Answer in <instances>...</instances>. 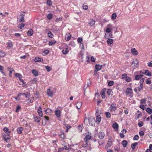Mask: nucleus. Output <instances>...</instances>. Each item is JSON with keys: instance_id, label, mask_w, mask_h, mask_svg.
<instances>
[{"instance_id": "20e7f679", "label": "nucleus", "mask_w": 152, "mask_h": 152, "mask_svg": "<svg viewBox=\"0 0 152 152\" xmlns=\"http://www.w3.org/2000/svg\"><path fill=\"white\" fill-rule=\"evenodd\" d=\"M47 93L48 96L50 97H53V91L50 89H48L47 90Z\"/></svg>"}, {"instance_id": "09e8293b", "label": "nucleus", "mask_w": 152, "mask_h": 152, "mask_svg": "<svg viewBox=\"0 0 152 152\" xmlns=\"http://www.w3.org/2000/svg\"><path fill=\"white\" fill-rule=\"evenodd\" d=\"M143 123L142 121H140L138 124V125L140 127H141L143 125Z\"/></svg>"}, {"instance_id": "1a4fd4ad", "label": "nucleus", "mask_w": 152, "mask_h": 152, "mask_svg": "<svg viewBox=\"0 0 152 152\" xmlns=\"http://www.w3.org/2000/svg\"><path fill=\"white\" fill-rule=\"evenodd\" d=\"M112 126L115 131H118V125L117 123L115 122L113 124Z\"/></svg>"}, {"instance_id": "f257e3e1", "label": "nucleus", "mask_w": 152, "mask_h": 152, "mask_svg": "<svg viewBox=\"0 0 152 152\" xmlns=\"http://www.w3.org/2000/svg\"><path fill=\"white\" fill-rule=\"evenodd\" d=\"M126 95L129 96L130 97H132L133 96V92L132 89L131 88H127L125 92Z\"/></svg>"}, {"instance_id": "0eeeda50", "label": "nucleus", "mask_w": 152, "mask_h": 152, "mask_svg": "<svg viewBox=\"0 0 152 152\" xmlns=\"http://www.w3.org/2000/svg\"><path fill=\"white\" fill-rule=\"evenodd\" d=\"M102 67V65L99 64H96L95 65V72H97V71H99Z\"/></svg>"}, {"instance_id": "c85d7f7f", "label": "nucleus", "mask_w": 152, "mask_h": 152, "mask_svg": "<svg viewBox=\"0 0 152 152\" xmlns=\"http://www.w3.org/2000/svg\"><path fill=\"white\" fill-rule=\"evenodd\" d=\"M138 89V91L139 92H140L142 90L143 88V85H141L140 84L138 87H137Z\"/></svg>"}, {"instance_id": "774afa93", "label": "nucleus", "mask_w": 152, "mask_h": 152, "mask_svg": "<svg viewBox=\"0 0 152 152\" xmlns=\"http://www.w3.org/2000/svg\"><path fill=\"white\" fill-rule=\"evenodd\" d=\"M148 66L150 67H152V61L148 63Z\"/></svg>"}, {"instance_id": "a878e982", "label": "nucleus", "mask_w": 152, "mask_h": 152, "mask_svg": "<svg viewBox=\"0 0 152 152\" xmlns=\"http://www.w3.org/2000/svg\"><path fill=\"white\" fill-rule=\"evenodd\" d=\"M71 38V35L68 33V34L65 36V39L66 41H68Z\"/></svg>"}, {"instance_id": "c756f323", "label": "nucleus", "mask_w": 152, "mask_h": 152, "mask_svg": "<svg viewBox=\"0 0 152 152\" xmlns=\"http://www.w3.org/2000/svg\"><path fill=\"white\" fill-rule=\"evenodd\" d=\"M43 60L42 59H41L39 57H36L34 59V61L36 62H40L41 61V60Z\"/></svg>"}, {"instance_id": "5fc2aeb1", "label": "nucleus", "mask_w": 152, "mask_h": 152, "mask_svg": "<svg viewBox=\"0 0 152 152\" xmlns=\"http://www.w3.org/2000/svg\"><path fill=\"white\" fill-rule=\"evenodd\" d=\"M145 79V78H142L140 81V84L141 85H143V83L144 81V80Z\"/></svg>"}, {"instance_id": "9b49d317", "label": "nucleus", "mask_w": 152, "mask_h": 152, "mask_svg": "<svg viewBox=\"0 0 152 152\" xmlns=\"http://www.w3.org/2000/svg\"><path fill=\"white\" fill-rule=\"evenodd\" d=\"M55 114L57 117L58 118L60 117L61 112L59 110H56L55 111Z\"/></svg>"}, {"instance_id": "f3484780", "label": "nucleus", "mask_w": 152, "mask_h": 152, "mask_svg": "<svg viewBox=\"0 0 152 152\" xmlns=\"http://www.w3.org/2000/svg\"><path fill=\"white\" fill-rule=\"evenodd\" d=\"M31 72L35 76H37L38 75V72L36 70H31Z\"/></svg>"}, {"instance_id": "72a5a7b5", "label": "nucleus", "mask_w": 152, "mask_h": 152, "mask_svg": "<svg viewBox=\"0 0 152 152\" xmlns=\"http://www.w3.org/2000/svg\"><path fill=\"white\" fill-rule=\"evenodd\" d=\"M56 42L55 41H50L49 43V45L50 46H52L55 45V43Z\"/></svg>"}, {"instance_id": "393cba45", "label": "nucleus", "mask_w": 152, "mask_h": 152, "mask_svg": "<svg viewBox=\"0 0 152 152\" xmlns=\"http://www.w3.org/2000/svg\"><path fill=\"white\" fill-rule=\"evenodd\" d=\"M146 111L149 114H151L152 113V109L150 107L147 108Z\"/></svg>"}, {"instance_id": "f03ea898", "label": "nucleus", "mask_w": 152, "mask_h": 152, "mask_svg": "<svg viewBox=\"0 0 152 152\" xmlns=\"http://www.w3.org/2000/svg\"><path fill=\"white\" fill-rule=\"evenodd\" d=\"M139 65V61L137 60H136L132 62V66L134 68H137Z\"/></svg>"}, {"instance_id": "603ef678", "label": "nucleus", "mask_w": 152, "mask_h": 152, "mask_svg": "<svg viewBox=\"0 0 152 152\" xmlns=\"http://www.w3.org/2000/svg\"><path fill=\"white\" fill-rule=\"evenodd\" d=\"M21 108L20 106L19 105H17L16 107V112H18L19 111V110H20Z\"/></svg>"}, {"instance_id": "7ed1b4c3", "label": "nucleus", "mask_w": 152, "mask_h": 152, "mask_svg": "<svg viewBox=\"0 0 152 152\" xmlns=\"http://www.w3.org/2000/svg\"><path fill=\"white\" fill-rule=\"evenodd\" d=\"M116 104L115 103H112L110 107L111 111H115L117 109Z\"/></svg>"}, {"instance_id": "ea45409f", "label": "nucleus", "mask_w": 152, "mask_h": 152, "mask_svg": "<svg viewBox=\"0 0 152 152\" xmlns=\"http://www.w3.org/2000/svg\"><path fill=\"white\" fill-rule=\"evenodd\" d=\"M47 4L49 6H51L52 4V2L50 0H47Z\"/></svg>"}, {"instance_id": "052dcab7", "label": "nucleus", "mask_w": 152, "mask_h": 152, "mask_svg": "<svg viewBox=\"0 0 152 152\" xmlns=\"http://www.w3.org/2000/svg\"><path fill=\"white\" fill-rule=\"evenodd\" d=\"M141 104H144L145 103V99H142L140 101Z\"/></svg>"}, {"instance_id": "a19ab883", "label": "nucleus", "mask_w": 152, "mask_h": 152, "mask_svg": "<svg viewBox=\"0 0 152 152\" xmlns=\"http://www.w3.org/2000/svg\"><path fill=\"white\" fill-rule=\"evenodd\" d=\"M48 37L50 38H52L53 37V35L50 31H49L48 33Z\"/></svg>"}, {"instance_id": "dca6fc26", "label": "nucleus", "mask_w": 152, "mask_h": 152, "mask_svg": "<svg viewBox=\"0 0 152 152\" xmlns=\"http://www.w3.org/2000/svg\"><path fill=\"white\" fill-rule=\"evenodd\" d=\"M95 22L94 20L91 19L88 23V24L90 26H92L95 24Z\"/></svg>"}, {"instance_id": "39448f33", "label": "nucleus", "mask_w": 152, "mask_h": 152, "mask_svg": "<svg viewBox=\"0 0 152 152\" xmlns=\"http://www.w3.org/2000/svg\"><path fill=\"white\" fill-rule=\"evenodd\" d=\"M112 27V25L111 24H109L107 26V28L105 31L107 33H110L111 31V28Z\"/></svg>"}, {"instance_id": "4468645a", "label": "nucleus", "mask_w": 152, "mask_h": 152, "mask_svg": "<svg viewBox=\"0 0 152 152\" xmlns=\"http://www.w3.org/2000/svg\"><path fill=\"white\" fill-rule=\"evenodd\" d=\"M33 34V31L32 29H30L27 32V35L28 36H31Z\"/></svg>"}, {"instance_id": "4d7b16f0", "label": "nucleus", "mask_w": 152, "mask_h": 152, "mask_svg": "<svg viewBox=\"0 0 152 152\" xmlns=\"http://www.w3.org/2000/svg\"><path fill=\"white\" fill-rule=\"evenodd\" d=\"M5 54L4 53L0 51V57H3L5 56Z\"/></svg>"}, {"instance_id": "f8f14e48", "label": "nucleus", "mask_w": 152, "mask_h": 152, "mask_svg": "<svg viewBox=\"0 0 152 152\" xmlns=\"http://www.w3.org/2000/svg\"><path fill=\"white\" fill-rule=\"evenodd\" d=\"M131 53L132 54L134 55H137L138 54V52L137 50H136L135 48H132L131 49Z\"/></svg>"}, {"instance_id": "bb28decb", "label": "nucleus", "mask_w": 152, "mask_h": 152, "mask_svg": "<svg viewBox=\"0 0 152 152\" xmlns=\"http://www.w3.org/2000/svg\"><path fill=\"white\" fill-rule=\"evenodd\" d=\"M34 121L37 122H39L40 121V118L39 117L37 116L35 117L34 118Z\"/></svg>"}, {"instance_id": "de8ad7c7", "label": "nucleus", "mask_w": 152, "mask_h": 152, "mask_svg": "<svg viewBox=\"0 0 152 152\" xmlns=\"http://www.w3.org/2000/svg\"><path fill=\"white\" fill-rule=\"evenodd\" d=\"M139 138V137L138 135L136 134L134 136V137H133V140H137Z\"/></svg>"}, {"instance_id": "9d476101", "label": "nucleus", "mask_w": 152, "mask_h": 152, "mask_svg": "<svg viewBox=\"0 0 152 152\" xmlns=\"http://www.w3.org/2000/svg\"><path fill=\"white\" fill-rule=\"evenodd\" d=\"M37 112L39 114V115L40 117L42 116V108L41 106L39 107V108Z\"/></svg>"}, {"instance_id": "ddd939ff", "label": "nucleus", "mask_w": 152, "mask_h": 152, "mask_svg": "<svg viewBox=\"0 0 152 152\" xmlns=\"http://www.w3.org/2000/svg\"><path fill=\"white\" fill-rule=\"evenodd\" d=\"M91 135H90V134L87 135L85 137L84 139V140L85 142H86L88 140L91 139ZM86 143H87V142H86Z\"/></svg>"}, {"instance_id": "8fccbe9b", "label": "nucleus", "mask_w": 152, "mask_h": 152, "mask_svg": "<svg viewBox=\"0 0 152 152\" xmlns=\"http://www.w3.org/2000/svg\"><path fill=\"white\" fill-rule=\"evenodd\" d=\"M21 94V93H20L17 96V97H15V99L17 101H19L20 100V98L19 97V96Z\"/></svg>"}, {"instance_id": "58836bf2", "label": "nucleus", "mask_w": 152, "mask_h": 152, "mask_svg": "<svg viewBox=\"0 0 152 152\" xmlns=\"http://www.w3.org/2000/svg\"><path fill=\"white\" fill-rule=\"evenodd\" d=\"M146 83L147 84H150L151 83V80L150 78H148L146 80Z\"/></svg>"}, {"instance_id": "6e6d98bb", "label": "nucleus", "mask_w": 152, "mask_h": 152, "mask_svg": "<svg viewBox=\"0 0 152 152\" xmlns=\"http://www.w3.org/2000/svg\"><path fill=\"white\" fill-rule=\"evenodd\" d=\"M15 76L16 77H18L19 78L20 77H22L21 75L19 73H16L15 74Z\"/></svg>"}, {"instance_id": "49530a36", "label": "nucleus", "mask_w": 152, "mask_h": 152, "mask_svg": "<svg viewBox=\"0 0 152 152\" xmlns=\"http://www.w3.org/2000/svg\"><path fill=\"white\" fill-rule=\"evenodd\" d=\"M82 127V125H79L77 127V129L80 131L82 132L83 129Z\"/></svg>"}, {"instance_id": "c9c22d12", "label": "nucleus", "mask_w": 152, "mask_h": 152, "mask_svg": "<svg viewBox=\"0 0 152 152\" xmlns=\"http://www.w3.org/2000/svg\"><path fill=\"white\" fill-rule=\"evenodd\" d=\"M114 84V81H110L108 82V85L109 86H111L113 85Z\"/></svg>"}, {"instance_id": "e433bc0d", "label": "nucleus", "mask_w": 152, "mask_h": 152, "mask_svg": "<svg viewBox=\"0 0 152 152\" xmlns=\"http://www.w3.org/2000/svg\"><path fill=\"white\" fill-rule=\"evenodd\" d=\"M62 52L64 54H66L68 52L67 48H66L65 49H64L62 50Z\"/></svg>"}, {"instance_id": "69168bd1", "label": "nucleus", "mask_w": 152, "mask_h": 152, "mask_svg": "<svg viewBox=\"0 0 152 152\" xmlns=\"http://www.w3.org/2000/svg\"><path fill=\"white\" fill-rule=\"evenodd\" d=\"M62 18L60 17L59 18H57L56 20V22H58L59 21H61L62 20Z\"/></svg>"}, {"instance_id": "338daca9", "label": "nucleus", "mask_w": 152, "mask_h": 152, "mask_svg": "<svg viewBox=\"0 0 152 152\" xmlns=\"http://www.w3.org/2000/svg\"><path fill=\"white\" fill-rule=\"evenodd\" d=\"M28 103L29 104L30 103H32L33 102V100L32 99L29 98L28 99Z\"/></svg>"}, {"instance_id": "2f4dec72", "label": "nucleus", "mask_w": 152, "mask_h": 152, "mask_svg": "<svg viewBox=\"0 0 152 152\" xmlns=\"http://www.w3.org/2000/svg\"><path fill=\"white\" fill-rule=\"evenodd\" d=\"M117 17V15L115 13H113L111 16V18L113 20L115 19Z\"/></svg>"}, {"instance_id": "473e14b6", "label": "nucleus", "mask_w": 152, "mask_h": 152, "mask_svg": "<svg viewBox=\"0 0 152 152\" xmlns=\"http://www.w3.org/2000/svg\"><path fill=\"white\" fill-rule=\"evenodd\" d=\"M4 140L7 142H9L10 140V138L8 137H6V136H4L3 137Z\"/></svg>"}, {"instance_id": "13d9d810", "label": "nucleus", "mask_w": 152, "mask_h": 152, "mask_svg": "<svg viewBox=\"0 0 152 152\" xmlns=\"http://www.w3.org/2000/svg\"><path fill=\"white\" fill-rule=\"evenodd\" d=\"M24 25L25 24H24L21 23V24L20 25V26H18V28L20 29H21L23 27H24Z\"/></svg>"}, {"instance_id": "37998d69", "label": "nucleus", "mask_w": 152, "mask_h": 152, "mask_svg": "<svg viewBox=\"0 0 152 152\" xmlns=\"http://www.w3.org/2000/svg\"><path fill=\"white\" fill-rule=\"evenodd\" d=\"M7 46L9 48H12L13 46V45L12 42H9L7 43Z\"/></svg>"}, {"instance_id": "cd10ccee", "label": "nucleus", "mask_w": 152, "mask_h": 152, "mask_svg": "<svg viewBox=\"0 0 152 152\" xmlns=\"http://www.w3.org/2000/svg\"><path fill=\"white\" fill-rule=\"evenodd\" d=\"M122 143L124 147H126L127 144L128 142L126 140H124L122 141Z\"/></svg>"}, {"instance_id": "b1692460", "label": "nucleus", "mask_w": 152, "mask_h": 152, "mask_svg": "<svg viewBox=\"0 0 152 152\" xmlns=\"http://www.w3.org/2000/svg\"><path fill=\"white\" fill-rule=\"evenodd\" d=\"M144 74L147 76H151V72L149 71L148 70H145L144 72Z\"/></svg>"}, {"instance_id": "bf43d9fd", "label": "nucleus", "mask_w": 152, "mask_h": 152, "mask_svg": "<svg viewBox=\"0 0 152 152\" xmlns=\"http://www.w3.org/2000/svg\"><path fill=\"white\" fill-rule=\"evenodd\" d=\"M83 7L84 10H86L88 9V6L86 5H84V4L83 5Z\"/></svg>"}, {"instance_id": "0e129e2a", "label": "nucleus", "mask_w": 152, "mask_h": 152, "mask_svg": "<svg viewBox=\"0 0 152 152\" xmlns=\"http://www.w3.org/2000/svg\"><path fill=\"white\" fill-rule=\"evenodd\" d=\"M140 107L143 110H145V107L143 104L140 105Z\"/></svg>"}, {"instance_id": "412c9836", "label": "nucleus", "mask_w": 152, "mask_h": 152, "mask_svg": "<svg viewBox=\"0 0 152 152\" xmlns=\"http://www.w3.org/2000/svg\"><path fill=\"white\" fill-rule=\"evenodd\" d=\"M104 88H103L101 91L100 94L101 95L102 98H104Z\"/></svg>"}, {"instance_id": "2eb2a0df", "label": "nucleus", "mask_w": 152, "mask_h": 152, "mask_svg": "<svg viewBox=\"0 0 152 152\" xmlns=\"http://www.w3.org/2000/svg\"><path fill=\"white\" fill-rule=\"evenodd\" d=\"M101 121V117L100 115H97L96 117V122L98 124H99Z\"/></svg>"}, {"instance_id": "a18cd8bd", "label": "nucleus", "mask_w": 152, "mask_h": 152, "mask_svg": "<svg viewBox=\"0 0 152 152\" xmlns=\"http://www.w3.org/2000/svg\"><path fill=\"white\" fill-rule=\"evenodd\" d=\"M3 130L5 132H8L9 133L10 132V131H9V129L7 127H4L3 129Z\"/></svg>"}, {"instance_id": "c03bdc74", "label": "nucleus", "mask_w": 152, "mask_h": 152, "mask_svg": "<svg viewBox=\"0 0 152 152\" xmlns=\"http://www.w3.org/2000/svg\"><path fill=\"white\" fill-rule=\"evenodd\" d=\"M127 75L126 74L124 73L122 75V78L123 79H126L127 77Z\"/></svg>"}, {"instance_id": "4c0bfd02", "label": "nucleus", "mask_w": 152, "mask_h": 152, "mask_svg": "<svg viewBox=\"0 0 152 152\" xmlns=\"http://www.w3.org/2000/svg\"><path fill=\"white\" fill-rule=\"evenodd\" d=\"M105 115L106 116L107 118H110L111 116L110 113L108 112H106L105 113Z\"/></svg>"}, {"instance_id": "4be33fe9", "label": "nucleus", "mask_w": 152, "mask_h": 152, "mask_svg": "<svg viewBox=\"0 0 152 152\" xmlns=\"http://www.w3.org/2000/svg\"><path fill=\"white\" fill-rule=\"evenodd\" d=\"M104 133L102 132L99 134V138L100 139H102L104 138Z\"/></svg>"}, {"instance_id": "aec40b11", "label": "nucleus", "mask_w": 152, "mask_h": 152, "mask_svg": "<svg viewBox=\"0 0 152 152\" xmlns=\"http://www.w3.org/2000/svg\"><path fill=\"white\" fill-rule=\"evenodd\" d=\"M23 130V128L22 127H19L17 129V131L18 133L21 134L22 133V131Z\"/></svg>"}, {"instance_id": "7c9ffc66", "label": "nucleus", "mask_w": 152, "mask_h": 152, "mask_svg": "<svg viewBox=\"0 0 152 152\" xmlns=\"http://www.w3.org/2000/svg\"><path fill=\"white\" fill-rule=\"evenodd\" d=\"M20 15L21 16V18L20 19L19 21L20 22H24V15L23 14H22Z\"/></svg>"}, {"instance_id": "f704fd0d", "label": "nucleus", "mask_w": 152, "mask_h": 152, "mask_svg": "<svg viewBox=\"0 0 152 152\" xmlns=\"http://www.w3.org/2000/svg\"><path fill=\"white\" fill-rule=\"evenodd\" d=\"M53 15L52 14L49 13L47 15V18L49 20H51L52 18Z\"/></svg>"}, {"instance_id": "423d86ee", "label": "nucleus", "mask_w": 152, "mask_h": 152, "mask_svg": "<svg viewBox=\"0 0 152 152\" xmlns=\"http://www.w3.org/2000/svg\"><path fill=\"white\" fill-rule=\"evenodd\" d=\"M143 76V75H134V80H140L142 77Z\"/></svg>"}, {"instance_id": "6e6552de", "label": "nucleus", "mask_w": 152, "mask_h": 152, "mask_svg": "<svg viewBox=\"0 0 152 152\" xmlns=\"http://www.w3.org/2000/svg\"><path fill=\"white\" fill-rule=\"evenodd\" d=\"M112 145V140H108V142L107 143V145L105 147V149H107L110 147Z\"/></svg>"}, {"instance_id": "6ab92c4d", "label": "nucleus", "mask_w": 152, "mask_h": 152, "mask_svg": "<svg viewBox=\"0 0 152 152\" xmlns=\"http://www.w3.org/2000/svg\"><path fill=\"white\" fill-rule=\"evenodd\" d=\"M107 42L109 45L112 44L113 42V40L112 39L109 38L107 41Z\"/></svg>"}, {"instance_id": "680f3d73", "label": "nucleus", "mask_w": 152, "mask_h": 152, "mask_svg": "<svg viewBox=\"0 0 152 152\" xmlns=\"http://www.w3.org/2000/svg\"><path fill=\"white\" fill-rule=\"evenodd\" d=\"M111 90L108 89L107 91V93L109 96H110L111 94Z\"/></svg>"}, {"instance_id": "79ce46f5", "label": "nucleus", "mask_w": 152, "mask_h": 152, "mask_svg": "<svg viewBox=\"0 0 152 152\" xmlns=\"http://www.w3.org/2000/svg\"><path fill=\"white\" fill-rule=\"evenodd\" d=\"M45 69L48 72H49L51 69V68L49 66H45Z\"/></svg>"}, {"instance_id": "3c124183", "label": "nucleus", "mask_w": 152, "mask_h": 152, "mask_svg": "<svg viewBox=\"0 0 152 152\" xmlns=\"http://www.w3.org/2000/svg\"><path fill=\"white\" fill-rule=\"evenodd\" d=\"M77 41L78 43H81L83 41V39L81 37H79L77 39Z\"/></svg>"}, {"instance_id": "5701e85b", "label": "nucleus", "mask_w": 152, "mask_h": 152, "mask_svg": "<svg viewBox=\"0 0 152 152\" xmlns=\"http://www.w3.org/2000/svg\"><path fill=\"white\" fill-rule=\"evenodd\" d=\"M138 144L137 142H136L134 143H132L131 144V148L132 150H134L135 149V147Z\"/></svg>"}, {"instance_id": "e2e57ef3", "label": "nucleus", "mask_w": 152, "mask_h": 152, "mask_svg": "<svg viewBox=\"0 0 152 152\" xmlns=\"http://www.w3.org/2000/svg\"><path fill=\"white\" fill-rule=\"evenodd\" d=\"M139 134L140 136H143L144 135V132L143 131H141L140 132Z\"/></svg>"}, {"instance_id": "a211bd4d", "label": "nucleus", "mask_w": 152, "mask_h": 152, "mask_svg": "<svg viewBox=\"0 0 152 152\" xmlns=\"http://www.w3.org/2000/svg\"><path fill=\"white\" fill-rule=\"evenodd\" d=\"M82 104L81 102H78L76 104V106L78 109H80L82 105Z\"/></svg>"}, {"instance_id": "864d4df0", "label": "nucleus", "mask_w": 152, "mask_h": 152, "mask_svg": "<svg viewBox=\"0 0 152 152\" xmlns=\"http://www.w3.org/2000/svg\"><path fill=\"white\" fill-rule=\"evenodd\" d=\"M126 80L127 82H129L131 81V78L130 77L127 76L126 78Z\"/></svg>"}]
</instances>
